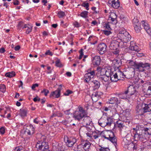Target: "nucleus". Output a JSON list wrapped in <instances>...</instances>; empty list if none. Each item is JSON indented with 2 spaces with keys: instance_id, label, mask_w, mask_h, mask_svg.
Here are the masks:
<instances>
[{
  "instance_id": "nucleus-1",
  "label": "nucleus",
  "mask_w": 151,
  "mask_h": 151,
  "mask_svg": "<svg viewBox=\"0 0 151 151\" xmlns=\"http://www.w3.org/2000/svg\"><path fill=\"white\" fill-rule=\"evenodd\" d=\"M129 65L132 67V68L141 72L145 71L146 69H149L150 65V64L148 63H138L132 60L129 61Z\"/></svg>"
},
{
  "instance_id": "nucleus-2",
  "label": "nucleus",
  "mask_w": 151,
  "mask_h": 151,
  "mask_svg": "<svg viewBox=\"0 0 151 151\" xmlns=\"http://www.w3.org/2000/svg\"><path fill=\"white\" fill-rule=\"evenodd\" d=\"M132 129L133 130V133L135 141H143L145 139L143 135V133L145 130L143 128L140 126H137L136 127L133 128Z\"/></svg>"
},
{
  "instance_id": "nucleus-3",
  "label": "nucleus",
  "mask_w": 151,
  "mask_h": 151,
  "mask_svg": "<svg viewBox=\"0 0 151 151\" xmlns=\"http://www.w3.org/2000/svg\"><path fill=\"white\" fill-rule=\"evenodd\" d=\"M150 111H151V102L148 104L142 103L136 107V113L138 115H142Z\"/></svg>"
},
{
  "instance_id": "nucleus-4",
  "label": "nucleus",
  "mask_w": 151,
  "mask_h": 151,
  "mask_svg": "<svg viewBox=\"0 0 151 151\" xmlns=\"http://www.w3.org/2000/svg\"><path fill=\"white\" fill-rule=\"evenodd\" d=\"M40 140H38L36 144V147L38 151H43L49 148L47 142V141L46 137L44 135L40 134Z\"/></svg>"
},
{
  "instance_id": "nucleus-5",
  "label": "nucleus",
  "mask_w": 151,
  "mask_h": 151,
  "mask_svg": "<svg viewBox=\"0 0 151 151\" xmlns=\"http://www.w3.org/2000/svg\"><path fill=\"white\" fill-rule=\"evenodd\" d=\"M87 114V111L81 106H79L78 107V110L74 113L73 118L75 120L80 121Z\"/></svg>"
},
{
  "instance_id": "nucleus-6",
  "label": "nucleus",
  "mask_w": 151,
  "mask_h": 151,
  "mask_svg": "<svg viewBox=\"0 0 151 151\" xmlns=\"http://www.w3.org/2000/svg\"><path fill=\"white\" fill-rule=\"evenodd\" d=\"M103 136L105 139L109 140L114 143L115 146V145H116L117 139L116 137L114 136V133L111 131L108 130L106 131Z\"/></svg>"
},
{
  "instance_id": "nucleus-7",
  "label": "nucleus",
  "mask_w": 151,
  "mask_h": 151,
  "mask_svg": "<svg viewBox=\"0 0 151 151\" xmlns=\"http://www.w3.org/2000/svg\"><path fill=\"white\" fill-rule=\"evenodd\" d=\"M91 146V143L88 141H83L81 144L78 145V151H88Z\"/></svg>"
},
{
  "instance_id": "nucleus-8",
  "label": "nucleus",
  "mask_w": 151,
  "mask_h": 151,
  "mask_svg": "<svg viewBox=\"0 0 151 151\" xmlns=\"http://www.w3.org/2000/svg\"><path fill=\"white\" fill-rule=\"evenodd\" d=\"M81 122V123L83 126L86 127L89 131L91 129V128L92 127L90 125L92 122L91 119V118L87 115L85 116Z\"/></svg>"
},
{
  "instance_id": "nucleus-9",
  "label": "nucleus",
  "mask_w": 151,
  "mask_h": 151,
  "mask_svg": "<svg viewBox=\"0 0 151 151\" xmlns=\"http://www.w3.org/2000/svg\"><path fill=\"white\" fill-rule=\"evenodd\" d=\"M119 35V36L124 41V44L126 43L127 41L130 40L131 39V36L127 32L124 30L120 31Z\"/></svg>"
},
{
  "instance_id": "nucleus-10",
  "label": "nucleus",
  "mask_w": 151,
  "mask_h": 151,
  "mask_svg": "<svg viewBox=\"0 0 151 151\" xmlns=\"http://www.w3.org/2000/svg\"><path fill=\"white\" fill-rule=\"evenodd\" d=\"M142 86L143 91L147 95L151 94V83L146 82Z\"/></svg>"
},
{
  "instance_id": "nucleus-11",
  "label": "nucleus",
  "mask_w": 151,
  "mask_h": 151,
  "mask_svg": "<svg viewBox=\"0 0 151 151\" xmlns=\"http://www.w3.org/2000/svg\"><path fill=\"white\" fill-rule=\"evenodd\" d=\"M123 44H124V43L123 42H121L119 43L113 40L110 44L109 47L110 49L114 50L117 49V47L118 46L121 47H124V46H123Z\"/></svg>"
},
{
  "instance_id": "nucleus-12",
  "label": "nucleus",
  "mask_w": 151,
  "mask_h": 151,
  "mask_svg": "<svg viewBox=\"0 0 151 151\" xmlns=\"http://www.w3.org/2000/svg\"><path fill=\"white\" fill-rule=\"evenodd\" d=\"M107 46L104 43H102L99 44L97 47V50L99 52L100 54L102 55L106 51Z\"/></svg>"
},
{
  "instance_id": "nucleus-13",
  "label": "nucleus",
  "mask_w": 151,
  "mask_h": 151,
  "mask_svg": "<svg viewBox=\"0 0 151 151\" xmlns=\"http://www.w3.org/2000/svg\"><path fill=\"white\" fill-rule=\"evenodd\" d=\"M59 87H60L58 88L57 90L51 93L50 97H51L55 96L56 98H58L60 97L61 90L62 85H60Z\"/></svg>"
},
{
  "instance_id": "nucleus-14",
  "label": "nucleus",
  "mask_w": 151,
  "mask_h": 151,
  "mask_svg": "<svg viewBox=\"0 0 151 151\" xmlns=\"http://www.w3.org/2000/svg\"><path fill=\"white\" fill-rule=\"evenodd\" d=\"M121 64L122 62L120 59H115L112 61L111 65L115 69L116 68L118 69Z\"/></svg>"
},
{
  "instance_id": "nucleus-15",
  "label": "nucleus",
  "mask_w": 151,
  "mask_h": 151,
  "mask_svg": "<svg viewBox=\"0 0 151 151\" xmlns=\"http://www.w3.org/2000/svg\"><path fill=\"white\" fill-rule=\"evenodd\" d=\"M35 129L32 126H27L26 128L24 133L29 135H32L34 134Z\"/></svg>"
},
{
  "instance_id": "nucleus-16",
  "label": "nucleus",
  "mask_w": 151,
  "mask_h": 151,
  "mask_svg": "<svg viewBox=\"0 0 151 151\" xmlns=\"http://www.w3.org/2000/svg\"><path fill=\"white\" fill-rule=\"evenodd\" d=\"M141 22L143 26L147 33L149 35H151V28L150 27L148 23L145 21H142Z\"/></svg>"
},
{
  "instance_id": "nucleus-17",
  "label": "nucleus",
  "mask_w": 151,
  "mask_h": 151,
  "mask_svg": "<svg viewBox=\"0 0 151 151\" xmlns=\"http://www.w3.org/2000/svg\"><path fill=\"white\" fill-rule=\"evenodd\" d=\"M92 64L95 66L99 65L100 63L101 59L99 56H95L92 59Z\"/></svg>"
},
{
  "instance_id": "nucleus-18",
  "label": "nucleus",
  "mask_w": 151,
  "mask_h": 151,
  "mask_svg": "<svg viewBox=\"0 0 151 151\" xmlns=\"http://www.w3.org/2000/svg\"><path fill=\"white\" fill-rule=\"evenodd\" d=\"M126 91L130 96L134 94L136 92L135 88L132 85L129 86Z\"/></svg>"
},
{
  "instance_id": "nucleus-19",
  "label": "nucleus",
  "mask_w": 151,
  "mask_h": 151,
  "mask_svg": "<svg viewBox=\"0 0 151 151\" xmlns=\"http://www.w3.org/2000/svg\"><path fill=\"white\" fill-rule=\"evenodd\" d=\"M67 145L69 147H72L76 142V140L75 139H68L65 140Z\"/></svg>"
},
{
  "instance_id": "nucleus-20",
  "label": "nucleus",
  "mask_w": 151,
  "mask_h": 151,
  "mask_svg": "<svg viewBox=\"0 0 151 151\" xmlns=\"http://www.w3.org/2000/svg\"><path fill=\"white\" fill-rule=\"evenodd\" d=\"M109 103L112 104H115L116 105H118L120 104V100L117 97H112L109 100Z\"/></svg>"
},
{
  "instance_id": "nucleus-21",
  "label": "nucleus",
  "mask_w": 151,
  "mask_h": 151,
  "mask_svg": "<svg viewBox=\"0 0 151 151\" xmlns=\"http://www.w3.org/2000/svg\"><path fill=\"white\" fill-rule=\"evenodd\" d=\"M127 94V93L126 92V91H125L124 93L117 94L116 95V96L117 97H118L119 99H126L129 98L130 97V96Z\"/></svg>"
},
{
  "instance_id": "nucleus-22",
  "label": "nucleus",
  "mask_w": 151,
  "mask_h": 151,
  "mask_svg": "<svg viewBox=\"0 0 151 151\" xmlns=\"http://www.w3.org/2000/svg\"><path fill=\"white\" fill-rule=\"evenodd\" d=\"M130 45L129 48V49L132 50H134L137 52H139V48L136 45L134 44V43L133 41H132L130 42Z\"/></svg>"
},
{
  "instance_id": "nucleus-23",
  "label": "nucleus",
  "mask_w": 151,
  "mask_h": 151,
  "mask_svg": "<svg viewBox=\"0 0 151 151\" xmlns=\"http://www.w3.org/2000/svg\"><path fill=\"white\" fill-rule=\"evenodd\" d=\"M116 72L118 80H123L125 76L124 75V73L119 69L117 70H116Z\"/></svg>"
},
{
  "instance_id": "nucleus-24",
  "label": "nucleus",
  "mask_w": 151,
  "mask_h": 151,
  "mask_svg": "<svg viewBox=\"0 0 151 151\" xmlns=\"http://www.w3.org/2000/svg\"><path fill=\"white\" fill-rule=\"evenodd\" d=\"M111 4V6L114 9H117L120 6L119 2L118 0H112L110 1Z\"/></svg>"
},
{
  "instance_id": "nucleus-25",
  "label": "nucleus",
  "mask_w": 151,
  "mask_h": 151,
  "mask_svg": "<svg viewBox=\"0 0 151 151\" xmlns=\"http://www.w3.org/2000/svg\"><path fill=\"white\" fill-rule=\"evenodd\" d=\"M90 83L92 85L94 90L98 89L100 86L99 82L96 80L91 81Z\"/></svg>"
},
{
  "instance_id": "nucleus-26",
  "label": "nucleus",
  "mask_w": 151,
  "mask_h": 151,
  "mask_svg": "<svg viewBox=\"0 0 151 151\" xmlns=\"http://www.w3.org/2000/svg\"><path fill=\"white\" fill-rule=\"evenodd\" d=\"M110 80L112 82H116L118 81V79L117 75L116 72V70H115L112 72L110 77Z\"/></svg>"
},
{
  "instance_id": "nucleus-27",
  "label": "nucleus",
  "mask_w": 151,
  "mask_h": 151,
  "mask_svg": "<svg viewBox=\"0 0 151 151\" xmlns=\"http://www.w3.org/2000/svg\"><path fill=\"white\" fill-rule=\"evenodd\" d=\"M99 97V96L97 92L93 93L91 97L92 101L94 102H96Z\"/></svg>"
},
{
  "instance_id": "nucleus-28",
  "label": "nucleus",
  "mask_w": 151,
  "mask_h": 151,
  "mask_svg": "<svg viewBox=\"0 0 151 151\" xmlns=\"http://www.w3.org/2000/svg\"><path fill=\"white\" fill-rule=\"evenodd\" d=\"M97 70L98 72L99 73L100 76H103L105 75L106 69L105 68H102L100 67H97Z\"/></svg>"
},
{
  "instance_id": "nucleus-29",
  "label": "nucleus",
  "mask_w": 151,
  "mask_h": 151,
  "mask_svg": "<svg viewBox=\"0 0 151 151\" xmlns=\"http://www.w3.org/2000/svg\"><path fill=\"white\" fill-rule=\"evenodd\" d=\"M87 72L86 74L91 76L92 77H94L95 75V71L91 68L88 69Z\"/></svg>"
},
{
  "instance_id": "nucleus-30",
  "label": "nucleus",
  "mask_w": 151,
  "mask_h": 151,
  "mask_svg": "<svg viewBox=\"0 0 151 151\" xmlns=\"http://www.w3.org/2000/svg\"><path fill=\"white\" fill-rule=\"evenodd\" d=\"M27 110L26 109H22L20 110L19 114L22 117H24L26 116Z\"/></svg>"
},
{
  "instance_id": "nucleus-31",
  "label": "nucleus",
  "mask_w": 151,
  "mask_h": 151,
  "mask_svg": "<svg viewBox=\"0 0 151 151\" xmlns=\"http://www.w3.org/2000/svg\"><path fill=\"white\" fill-rule=\"evenodd\" d=\"M105 122H106V126H111V124L113 123V121L110 118H105Z\"/></svg>"
},
{
  "instance_id": "nucleus-32",
  "label": "nucleus",
  "mask_w": 151,
  "mask_h": 151,
  "mask_svg": "<svg viewBox=\"0 0 151 151\" xmlns=\"http://www.w3.org/2000/svg\"><path fill=\"white\" fill-rule=\"evenodd\" d=\"M109 77L106 76V75L100 76L99 77V80L101 81L102 82H107L109 80Z\"/></svg>"
},
{
  "instance_id": "nucleus-33",
  "label": "nucleus",
  "mask_w": 151,
  "mask_h": 151,
  "mask_svg": "<svg viewBox=\"0 0 151 151\" xmlns=\"http://www.w3.org/2000/svg\"><path fill=\"white\" fill-rule=\"evenodd\" d=\"M93 77H92L91 76L86 73L85 75V81L86 82H91L92 81L91 80Z\"/></svg>"
},
{
  "instance_id": "nucleus-34",
  "label": "nucleus",
  "mask_w": 151,
  "mask_h": 151,
  "mask_svg": "<svg viewBox=\"0 0 151 151\" xmlns=\"http://www.w3.org/2000/svg\"><path fill=\"white\" fill-rule=\"evenodd\" d=\"M124 122L121 121H118L117 122V127L120 129H122L125 126Z\"/></svg>"
},
{
  "instance_id": "nucleus-35",
  "label": "nucleus",
  "mask_w": 151,
  "mask_h": 151,
  "mask_svg": "<svg viewBox=\"0 0 151 151\" xmlns=\"http://www.w3.org/2000/svg\"><path fill=\"white\" fill-rule=\"evenodd\" d=\"M128 135H127L124 138L123 140V142L124 143V145H125V146L128 145L129 143L131 141H130V138H129L128 139H127Z\"/></svg>"
},
{
  "instance_id": "nucleus-36",
  "label": "nucleus",
  "mask_w": 151,
  "mask_h": 151,
  "mask_svg": "<svg viewBox=\"0 0 151 151\" xmlns=\"http://www.w3.org/2000/svg\"><path fill=\"white\" fill-rule=\"evenodd\" d=\"M113 72L111 69H107V70L106 69L105 75H106L109 78L111 74H112Z\"/></svg>"
},
{
  "instance_id": "nucleus-37",
  "label": "nucleus",
  "mask_w": 151,
  "mask_h": 151,
  "mask_svg": "<svg viewBox=\"0 0 151 151\" xmlns=\"http://www.w3.org/2000/svg\"><path fill=\"white\" fill-rule=\"evenodd\" d=\"M134 29L136 32H139L140 31L141 27L139 24H136L134 26Z\"/></svg>"
},
{
  "instance_id": "nucleus-38",
  "label": "nucleus",
  "mask_w": 151,
  "mask_h": 151,
  "mask_svg": "<svg viewBox=\"0 0 151 151\" xmlns=\"http://www.w3.org/2000/svg\"><path fill=\"white\" fill-rule=\"evenodd\" d=\"M99 135L95 132H93L92 135V139H95L96 140H99Z\"/></svg>"
},
{
  "instance_id": "nucleus-39",
  "label": "nucleus",
  "mask_w": 151,
  "mask_h": 151,
  "mask_svg": "<svg viewBox=\"0 0 151 151\" xmlns=\"http://www.w3.org/2000/svg\"><path fill=\"white\" fill-rule=\"evenodd\" d=\"M15 75V73L12 72V73H8L5 74V76L7 77L11 78L14 76Z\"/></svg>"
},
{
  "instance_id": "nucleus-40",
  "label": "nucleus",
  "mask_w": 151,
  "mask_h": 151,
  "mask_svg": "<svg viewBox=\"0 0 151 151\" xmlns=\"http://www.w3.org/2000/svg\"><path fill=\"white\" fill-rule=\"evenodd\" d=\"M6 87L3 84L0 85V91L3 93H4L6 91Z\"/></svg>"
},
{
  "instance_id": "nucleus-41",
  "label": "nucleus",
  "mask_w": 151,
  "mask_h": 151,
  "mask_svg": "<svg viewBox=\"0 0 151 151\" xmlns=\"http://www.w3.org/2000/svg\"><path fill=\"white\" fill-rule=\"evenodd\" d=\"M88 12L87 11H84L81 12L80 15L81 17L84 18H86L87 16Z\"/></svg>"
},
{
  "instance_id": "nucleus-42",
  "label": "nucleus",
  "mask_w": 151,
  "mask_h": 151,
  "mask_svg": "<svg viewBox=\"0 0 151 151\" xmlns=\"http://www.w3.org/2000/svg\"><path fill=\"white\" fill-rule=\"evenodd\" d=\"M134 143L132 142H130L127 145L125 146V147H127L128 150L132 148L134 146Z\"/></svg>"
},
{
  "instance_id": "nucleus-43",
  "label": "nucleus",
  "mask_w": 151,
  "mask_h": 151,
  "mask_svg": "<svg viewBox=\"0 0 151 151\" xmlns=\"http://www.w3.org/2000/svg\"><path fill=\"white\" fill-rule=\"evenodd\" d=\"M58 16L59 18H61L65 16V14L64 12L60 11L58 13Z\"/></svg>"
},
{
  "instance_id": "nucleus-44",
  "label": "nucleus",
  "mask_w": 151,
  "mask_h": 151,
  "mask_svg": "<svg viewBox=\"0 0 151 151\" xmlns=\"http://www.w3.org/2000/svg\"><path fill=\"white\" fill-rule=\"evenodd\" d=\"M32 27L31 25H29V27H28L26 31V33L27 34H29L32 31Z\"/></svg>"
},
{
  "instance_id": "nucleus-45",
  "label": "nucleus",
  "mask_w": 151,
  "mask_h": 151,
  "mask_svg": "<svg viewBox=\"0 0 151 151\" xmlns=\"http://www.w3.org/2000/svg\"><path fill=\"white\" fill-rule=\"evenodd\" d=\"M49 93V91L48 90L46 89H44L41 92V93H44V95L46 96L47 95L48 93Z\"/></svg>"
},
{
  "instance_id": "nucleus-46",
  "label": "nucleus",
  "mask_w": 151,
  "mask_h": 151,
  "mask_svg": "<svg viewBox=\"0 0 151 151\" xmlns=\"http://www.w3.org/2000/svg\"><path fill=\"white\" fill-rule=\"evenodd\" d=\"M86 135L89 138L88 139H89V140H91L92 138V133H91V132H87L86 133Z\"/></svg>"
},
{
  "instance_id": "nucleus-47",
  "label": "nucleus",
  "mask_w": 151,
  "mask_h": 151,
  "mask_svg": "<svg viewBox=\"0 0 151 151\" xmlns=\"http://www.w3.org/2000/svg\"><path fill=\"white\" fill-rule=\"evenodd\" d=\"M99 151H110V149L107 147L104 148L101 147L99 149Z\"/></svg>"
},
{
  "instance_id": "nucleus-48",
  "label": "nucleus",
  "mask_w": 151,
  "mask_h": 151,
  "mask_svg": "<svg viewBox=\"0 0 151 151\" xmlns=\"http://www.w3.org/2000/svg\"><path fill=\"white\" fill-rule=\"evenodd\" d=\"M110 30H103V32L105 35L108 36L111 33Z\"/></svg>"
},
{
  "instance_id": "nucleus-49",
  "label": "nucleus",
  "mask_w": 151,
  "mask_h": 151,
  "mask_svg": "<svg viewBox=\"0 0 151 151\" xmlns=\"http://www.w3.org/2000/svg\"><path fill=\"white\" fill-rule=\"evenodd\" d=\"M104 27H105V29H107L108 30H111V28L109 24V23H106L104 26Z\"/></svg>"
},
{
  "instance_id": "nucleus-50",
  "label": "nucleus",
  "mask_w": 151,
  "mask_h": 151,
  "mask_svg": "<svg viewBox=\"0 0 151 151\" xmlns=\"http://www.w3.org/2000/svg\"><path fill=\"white\" fill-rule=\"evenodd\" d=\"M82 6L84 7H85L86 8V9L87 10H89V4L88 3H83L82 4Z\"/></svg>"
},
{
  "instance_id": "nucleus-51",
  "label": "nucleus",
  "mask_w": 151,
  "mask_h": 151,
  "mask_svg": "<svg viewBox=\"0 0 151 151\" xmlns=\"http://www.w3.org/2000/svg\"><path fill=\"white\" fill-rule=\"evenodd\" d=\"M109 19L111 20L113 24H116L117 23V20L116 19H114V18H111L109 17Z\"/></svg>"
},
{
  "instance_id": "nucleus-52",
  "label": "nucleus",
  "mask_w": 151,
  "mask_h": 151,
  "mask_svg": "<svg viewBox=\"0 0 151 151\" xmlns=\"http://www.w3.org/2000/svg\"><path fill=\"white\" fill-rule=\"evenodd\" d=\"M147 114V116L148 117L149 120V122L150 123H151V111H150Z\"/></svg>"
},
{
  "instance_id": "nucleus-53",
  "label": "nucleus",
  "mask_w": 151,
  "mask_h": 151,
  "mask_svg": "<svg viewBox=\"0 0 151 151\" xmlns=\"http://www.w3.org/2000/svg\"><path fill=\"white\" fill-rule=\"evenodd\" d=\"M55 65L57 67H61V64L59 60H57L55 62Z\"/></svg>"
},
{
  "instance_id": "nucleus-54",
  "label": "nucleus",
  "mask_w": 151,
  "mask_h": 151,
  "mask_svg": "<svg viewBox=\"0 0 151 151\" xmlns=\"http://www.w3.org/2000/svg\"><path fill=\"white\" fill-rule=\"evenodd\" d=\"M109 17L114 18V19H116L117 18V16L116 14L112 13L110 14V16H109Z\"/></svg>"
},
{
  "instance_id": "nucleus-55",
  "label": "nucleus",
  "mask_w": 151,
  "mask_h": 151,
  "mask_svg": "<svg viewBox=\"0 0 151 151\" xmlns=\"http://www.w3.org/2000/svg\"><path fill=\"white\" fill-rule=\"evenodd\" d=\"M72 91H70V90H67L66 92L64 93V94L65 96H68L70 94L72 93Z\"/></svg>"
},
{
  "instance_id": "nucleus-56",
  "label": "nucleus",
  "mask_w": 151,
  "mask_h": 151,
  "mask_svg": "<svg viewBox=\"0 0 151 151\" xmlns=\"http://www.w3.org/2000/svg\"><path fill=\"white\" fill-rule=\"evenodd\" d=\"M138 20L137 18H134V19L133 20V23L134 24H139L138 23Z\"/></svg>"
},
{
  "instance_id": "nucleus-57",
  "label": "nucleus",
  "mask_w": 151,
  "mask_h": 151,
  "mask_svg": "<svg viewBox=\"0 0 151 151\" xmlns=\"http://www.w3.org/2000/svg\"><path fill=\"white\" fill-rule=\"evenodd\" d=\"M105 117H104L101 119H103V120L102 121L103 124L102 125V127H104L106 126V122H105V120H104L105 119Z\"/></svg>"
},
{
  "instance_id": "nucleus-58",
  "label": "nucleus",
  "mask_w": 151,
  "mask_h": 151,
  "mask_svg": "<svg viewBox=\"0 0 151 151\" xmlns=\"http://www.w3.org/2000/svg\"><path fill=\"white\" fill-rule=\"evenodd\" d=\"M5 132V129L4 127H2L0 128V132L2 134H3Z\"/></svg>"
},
{
  "instance_id": "nucleus-59",
  "label": "nucleus",
  "mask_w": 151,
  "mask_h": 151,
  "mask_svg": "<svg viewBox=\"0 0 151 151\" xmlns=\"http://www.w3.org/2000/svg\"><path fill=\"white\" fill-rule=\"evenodd\" d=\"M38 86V84L37 83H35V84H33L32 87V90H34L35 88L36 87H37Z\"/></svg>"
},
{
  "instance_id": "nucleus-60",
  "label": "nucleus",
  "mask_w": 151,
  "mask_h": 151,
  "mask_svg": "<svg viewBox=\"0 0 151 151\" xmlns=\"http://www.w3.org/2000/svg\"><path fill=\"white\" fill-rule=\"evenodd\" d=\"M45 55H49L50 56L52 55V54L49 50H47L45 53Z\"/></svg>"
},
{
  "instance_id": "nucleus-61",
  "label": "nucleus",
  "mask_w": 151,
  "mask_h": 151,
  "mask_svg": "<svg viewBox=\"0 0 151 151\" xmlns=\"http://www.w3.org/2000/svg\"><path fill=\"white\" fill-rule=\"evenodd\" d=\"M116 50H114L113 52V53L114 54L116 55H119V50L117 49H116Z\"/></svg>"
},
{
  "instance_id": "nucleus-62",
  "label": "nucleus",
  "mask_w": 151,
  "mask_h": 151,
  "mask_svg": "<svg viewBox=\"0 0 151 151\" xmlns=\"http://www.w3.org/2000/svg\"><path fill=\"white\" fill-rule=\"evenodd\" d=\"M102 120H103L102 119H100L99 121V124L101 127H102V125H103L102 121Z\"/></svg>"
},
{
  "instance_id": "nucleus-63",
  "label": "nucleus",
  "mask_w": 151,
  "mask_h": 151,
  "mask_svg": "<svg viewBox=\"0 0 151 151\" xmlns=\"http://www.w3.org/2000/svg\"><path fill=\"white\" fill-rule=\"evenodd\" d=\"M20 48V46L19 45L16 46L14 48V50L16 51L19 50Z\"/></svg>"
},
{
  "instance_id": "nucleus-64",
  "label": "nucleus",
  "mask_w": 151,
  "mask_h": 151,
  "mask_svg": "<svg viewBox=\"0 0 151 151\" xmlns=\"http://www.w3.org/2000/svg\"><path fill=\"white\" fill-rule=\"evenodd\" d=\"M74 25L75 26L77 27H80L79 24L77 22H76L74 24Z\"/></svg>"
}]
</instances>
